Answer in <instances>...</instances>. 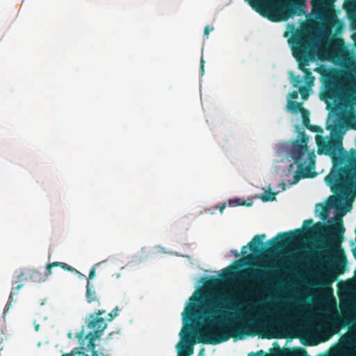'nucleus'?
<instances>
[{
	"label": "nucleus",
	"instance_id": "f257e3e1",
	"mask_svg": "<svg viewBox=\"0 0 356 356\" xmlns=\"http://www.w3.org/2000/svg\"><path fill=\"white\" fill-rule=\"evenodd\" d=\"M190 300L201 304L200 313L197 312V305L191 304L182 313L184 319L193 321L194 317L200 314L199 318L202 320L204 325L193 332V337H190L188 332V336L184 339L185 345L177 344V349H182L188 356L193 354V346L196 343L216 345L228 341L231 337L243 339L245 335H255V332H252L253 326L263 327L259 322L254 324L253 319L247 323L242 318H230V314L227 311L231 309L227 306L230 299L222 293L206 296L200 292V296H193Z\"/></svg>",
	"mask_w": 356,
	"mask_h": 356
},
{
	"label": "nucleus",
	"instance_id": "f03ea898",
	"mask_svg": "<svg viewBox=\"0 0 356 356\" xmlns=\"http://www.w3.org/2000/svg\"><path fill=\"white\" fill-rule=\"evenodd\" d=\"M319 149L332 158L333 169L325 177L334 193H343L352 188L356 191V149L349 152L343 147V138L340 134L332 137L328 141L319 135L316 136ZM321 149L318 153L321 154Z\"/></svg>",
	"mask_w": 356,
	"mask_h": 356
},
{
	"label": "nucleus",
	"instance_id": "7ed1b4c3",
	"mask_svg": "<svg viewBox=\"0 0 356 356\" xmlns=\"http://www.w3.org/2000/svg\"><path fill=\"white\" fill-rule=\"evenodd\" d=\"M323 90L320 95L321 100L324 101L327 107L334 106L349 109L353 111L352 118H356L355 106H356V82L351 73H346L348 81L346 88L341 83V72L331 67L321 71Z\"/></svg>",
	"mask_w": 356,
	"mask_h": 356
},
{
	"label": "nucleus",
	"instance_id": "20e7f679",
	"mask_svg": "<svg viewBox=\"0 0 356 356\" xmlns=\"http://www.w3.org/2000/svg\"><path fill=\"white\" fill-rule=\"evenodd\" d=\"M289 42L293 56L298 63V68L305 73V79L308 84L313 83L314 77L306 67L316 59L317 49L314 39L309 35L300 34L289 40Z\"/></svg>",
	"mask_w": 356,
	"mask_h": 356
},
{
	"label": "nucleus",
	"instance_id": "39448f33",
	"mask_svg": "<svg viewBox=\"0 0 356 356\" xmlns=\"http://www.w3.org/2000/svg\"><path fill=\"white\" fill-rule=\"evenodd\" d=\"M298 136L300 138L292 143L289 152L298 167V175L294 177L293 184L297 183L300 177H313L316 175L311 172L315 166L316 155L314 152H308L309 138L304 131L300 132Z\"/></svg>",
	"mask_w": 356,
	"mask_h": 356
},
{
	"label": "nucleus",
	"instance_id": "423d86ee",
	"mask_svg": "<svg viewBox=\"0 0 356 356\" xmlns=\"http://www.w3.org/2000/svg\"><path fill=\"white\" fill-rule=\"evenodd\" d=\"M337 222L334 225H325V224L318 222L314 226L312 219H308L304 221V226H309L306 229L308 234L322 233L328 236L329 239L327 245L328 247L336 246L340 247V243L343 238V234L345 232V228L343 225V221L341 217L337 218Z\"/></svg>",
	"mask_w": 356,
	"mask_h": 356
},
{
	"label": "nucleus",
	"instance_id": "0eeeda50",
	"mask_svg": "<svg viewBox=\"0 0 356 356\" xmlns=\"http://www.w3.org/2000/svg\"><path fill=\"white\" fill-rule=\"evenodd\" d=\"M105 313V310L99 309L97 312L89 314L85 321L87 327L93 331L90 332L85 337L88 340L87 349L91 350V356L98 355L95 341L102 337L103 332L107 327V323L102 317Z\"/></svg>",
	"mask_w": 356,
	"mask_h": 356
},
{
	"label": "nucleus",
	"instance_id": "6e6552de",
	"mask_svg": "<svg viewBox=\"0 0 356 356\" xmlns=\"http://www.w3.org/2000/svg\"><path fill=\"white\" fill-rule=\"evenodd\" d=\"M303 235L304 232L301 229H296L294 231L288 232L279 233L277 237L268 241V243L270 248L267 250V252L272 253L274 250L281 248L284 245L301 239Z\"/></svg>",
	"mask_w": 356,
	"mask_h": 356
},
{
	"label": "nucleus",
	"instance_id": "1a4fd4ad",
	"mask_svg": "<svg viewBox=\"0 0 356 356\" xmlns=\"http://www.w3.org/2000/svg\"><path fill=\"white\" fill-rule=\"evenodd\" d=\"M54 267H60L65 270L70 271L71 273H74L78 274L79 276H83L79 271L73 267L67 265L63 262L54 261L51 264H49L46 266L44 275H42L38 270H29V275L30 279L35 282H41L45 281L46 277L50 275L52 273V268Z\"/></svg>",
	"mask_w": 356,
	"mask_h": 356
},
{
	"label": "nucleus",
	"instance_id": "9d476101",
	"mask_svg": "<svg viewBox=\"0 0 356 356\" xmlns=\"http://www.w3.org/2000/svg\"><path fill=\"white\" fill-rule=\"evenodd\" d=\"M336 254L339 255V268L337 273H333L332 271L327 270L326 274L322 277L320 284L326 287H330L332 282L336 280L338 275L342 274L344 272V267L346 264V258L343 252L339 249Z\"/></svg>",
	"mask_w": 356,
	"mask_h": 356
},
{
	"label": "nucleus",
	"instance_id": "9b49d317",
	"mask_svg": "<svg viewBox=\"0 0 356 356\" xmlns=\"http://www.w3.org/2000/svg\"><path fill=\"white\" fill-rule=\"evenodd\" d=\"M270 3L271 6L269 7H265L264 8V12H266V14H273L275 12L279 13H284L285 11H288L289 15H292L295 13L294 9H289L288 8H292L296 3H287V4H283L281 3L279 0H268ZM257 11H259L260 13L263 14V10H259V9H257Z\"/></svg>",
	"mask_w": 356,
	"mask_h": 356
},
{
	"label": "nucleus",
	"instance_id": "f8f14e48",
	"mask_svg": "<svg viewBox=\"0 0 356 356\" xmlns=\"http://www.w3.org/2000/svg\"><path fill=\"white\" fill-rule=\"evenodd\" d=\"M266 270L253 269L250 270V277L255 281H268L272 277V273L268 271L270 266H263Z\"/></svg>",
	"mask_w": 356,
	"mask_h": 356
},
{
	"label": "nucleus",
	"instance_id": "ddd939ff",
	"mask_svg": "<svg viewBox=\"0 0 356 356\" xmlns=\"http://www.w3.org/2000/svg\"><path fill=\"white\" fill-rule=\"evenodd\" d=\"M266 238V235L258 234L254 236L250 242L248 243V245L251 252L254 254H259L261 252L263 245V241Z\"/></svg>",
	"mask_w": 356,
	"mask_h": 356
},
{
	"label": "nucleus",
	"instance_id": "4468645a",
	"mask_svg": "<svg viewBox=\"0 0 356 356\" xmlns=\"http://www.w3.org/2000/svg\"><path fill=\"white\" fill-rule=\"evenodd\" d=\"M86 298L87 302L91 304L92 302L97 303V306L101 305L99 300V296L97 295L95 286L92 284H91L89 281H87L86 284Z\"/></svg>",
	"mask_w": 356,
	"mask_h": 356
},
{
	"label": "nucleus",
	"instance_id": "2eb2a0df",
	"mask_svg": "<svg viewBox=\"0 0 356 356\" xmlns=\"http://www.w3.org/2000/svg\"><path fill=\"white\" fill-rule=\"evenodd\" d=\"M341 309L343 313L347 317L346 324L356 323V305L347 304L346 305H341Z\"/></svg>",
	"mask_w": 356,
	"mask_h": 356
},
{
	"label": "nucleus",
	"instance_id": "dca6fc26",
	"mask_svg": "<svg viewBox=\"0 0 356 356\" xmlns=\"http://www.w3.org/2000/svg\"><path fill=\"white\" fill-rule=\"evenodd\" d=\"M287 108L294 113H298L301 112L305 108L302 107L300 103L292 100H289L287 103Z\"/></svg>",
	"mask_w": 356,
	"mask_h": 356
},
{
	"label": "nucleus",
	"instance_id": "f3484780",
	"mask_svg": "<svg viewBox=\"0 0 356 356\" xmlns=\"http://www.w3.org/2000/svg\"><path fill=\"white\" fill-rule=\"evenodd\" d=\"M23 286V284H18L17 286L13 287L12 289V291L10 292V296L8 298V302L6 304V309H5L4 312H8L10 307L12 305L13 302V296L16 295L17 293V291Z\"/></svg>",
	"mask_w": 356,
	"mask_h": 356
},
{
	"label": "nucleus",
	"instance_id": "a211bd4d",
	"mask_svg": "<svg viewBox=\"0 0 356 356\" xmlns=\"http://www.w3.org/2000/svg\"><path fill=\"white\" fill-rule=\"evenodd\" d=\"M318 207H321V211L319 213V216L322 220L325 221L327 219L329 216V208L323 205V204H317L316 208Z\"/></svg>",
	"mask_w": 356,
	"mask_h": 356
},
{
	"label": "nucleus",
	"instance_id": "6ab92c4d",
	"mask_svg": "<svg viewBox=\"0 0 356 356\" xmlns=\"http://www.w3.org/2000/svg\"><path fill=\"white\" fill-rule=\"evenodd\" d=\"M300 113L302 114V124L305 127H307L310 124L309 112L308 110L304 108Z\"/></svg>",
	"mask_w": 356,
	"mask_h": 356
},
{
	"label": "nucleus",
	"instance_id": "aec40b11",
	"mask_svg": "<svg viewBox=\"0 0 356 356\" xmlns=\"http://www.w3.org/2000/svg\"><path fill=\"white\" fill-rule=\"evenodd\" d=\"M277 193L272 192L271 191H268L264 194L261 197V200L264 202L273 201L275 199V195Z\"/></svg>",
	"mask_w": 356,
	"mask_h": 356
},
{
	"label": "nucleus",
	"instance_id": "412c9836",
	"mask_svg": "<svg viewBox=\"0 0 356 356\" xmlns=\"http://www.w3.org/2000/svg\"><path fill=\"white\" fill-rule=\"evenodd\" d=\"M233 272L231 269H225L220 275V277L223 280H229L233 276Z\"/></svg>",
	"mask_w": 356,
	"mask_h": 356
},
{
	"label": "nucleus",
	"instance_id": "4be33fe9",
	"mask_svg": "<svg viewBox=\"0 0 356 356\" xmlns=\"http://www.w3.org/2000/svg\"><path fill=\"white\" fill-rule=\"evenodd\" d=\"M299 92L301 95V97L306 100L309 97V90L305 86H300L299 87Z\"/></svg>",
	"mask_w": 356,
	"mask_h": 356
},
{
	"label": "nucleus",
	"instance_id": "5701e85b",
	"mask_svg": "<svg viewBox=\"0 0 356 356\" xmlns=\"http://www.w3.org/2000/svg\"><path fill=\"white\" fill-rule=\"evenodd\" d=\"M120 310L118 307H115V308L108 314L107 321H112L114 318L118 316V311Z\"/></svg>",
	"mask_w": 356,
	"mask_h": 356
},
{
	"label": "nucleus",
	"instance_id": "b1692460",
	"mask_svg": "<svg viewBox=\"0 0 356 356\" xmlns=\"http://www.w3.org/2000/svg\"><path fill=\"white\" fill-rule=\"evenodd\" d=\"M307 129L313 131V132H316V133H322L323 132V129L321 127H318V126H316V125H312V124H309V126H307L306 127Z\"/></svg>",
	"mask_w": 356,
	"mask_h": 356
},
{
	"label": "nucleus",
	"instance_id": "393cba45",
	"mask_svg": "<svg viewBox=\"0 0 356 356\" xmlns=\"http://www.w3.org/2000/svg\"><path fill=\"white\" fill-rule=\"evenodd\" d=\"M220 284V280L216 278V277H211L208 283H207V286H216L217 285H218Z\"/></svg>",
	"mask_w": 356,
	"mask_h": 356
},
{
	"label": "nucleus",
	"instance_id": "a878e982",
	"mask_svg": "<svg viewBox=\"0 0 356 356\" xmlns=\"http://www.w3.org/2000/svg\"><path fill=\"white\" fill-rule=\"evenodd\" d=\"M291 83L295 88H298L300 83H302V79L300 77V76H296L293 77V79L291 81Z\"/></svg>",
	"mask_w": 356,
	"mask_h": 356
},
{
	"label": "nucleus",
	"instance_id": "bb28decb",
	"mask_svg": "<svg viewBox=\"0 0 356 356\" xmlns=\"http://www.w3.org/2000/svg\"><path fill=\"white\" fill-rule=\"evenodd\" d=\"M229 204H233V206L245 205V201H241L240 199H235L234 200H230Z\"/></svg>",
	"mask_w": 356,
	"mask_h": 356
},
{
	"label": "nucleus",
	"instance_id": "cd10ccee",
	"mask_svg": "<svg viewBox=\"0 0 356 356\" xmlns=\"http://www.w3.org/2000/svg\"><path fill=\"white\" fill-rule=\"evenodd\" d=\"M291 356H307V352L302 349L301 350L293 352Z\"/></svg>",
	"mask_w": 356,
	"mask_h": 356
},
{
	"label": "nucleus",
	"instance_id": "c85d7f7f",
	"mask_svg": "<svg viewBox=\"0 0 356 356\" xmlns=\"http://www.w3.org/2000/svg\"><path fill=\"white\" fill-rule=\"evenodd\" d=\"M337 202H338V200L335 197L330 196L329 197V204L331 207H333L334 206H335L337 204Z\"/></svg>",
	"mask_w": 356,
	"mask_h": 356
},
{
	"label": "nucleus",
	"instance_id": "c756f323",
	"mask_svg": "<svg viewBox=\"0 0 356 356\" xmlns=\"http://www.w3.org/2000/svg\"><path fill=\"white\" fill-rule=\"evenodd\" d=\"M95 268L94 267H92L90 270L88 281L90 282V280L93 279L95 277Z\"/></svg>",
	"mask_w": 356,
	"mask_h": 356
},
{
	"label": "nucleus",
	"instance_id": "7c9ffc66",
	"mask_svg": "<svg viewBox=\"0 0 356 356\" xmlns=\"http://www.w3.org/2000/svg\"><path fill=\"white\" fill-rule=\"evenodd\" d=\"M289 98L291 99H296L298 98V92L297 91H293L292 92H290L288 95Z\"/></svg>",
	"mask_w": 356,
	"mask_h": 356
},
{
	"label": "nucleus",
	"instance_id": "2f4dec72",
	"mask_svg": "<svg viewBox=\"0 0 356 356\" xmlns=\"http://www.w3.org/2000/svg\"><path fill=\"white\" fill-rule=\"evenodd\" d=\"M204 63H205V61H204L203 57H202L201 61H200V69H201L202 75H203L204 73Z\"/></svg>",
	"mask_w": 356,
	"mask_h": 356
},
{
	"label": "nucleus",
	"instance_id": "473e14b6",
	"mask_svg": "<svg viewBox=\"0 0 356 356\" xmlns=\"http://www.w3.org/2000/svg\"><path fill=\"white\" fill-rule=\"evenodd\" d=\"M213 30V28L212 27L211 29L209 28V26H206L204 30V34L207 36L209 34L210 31Z\"/></svg>",
	"mask_w": 356,
	"mask_h": 356
},
{
	"label": "nucleus",
	"instance_id": "72a5a7b5",
	"mask_svg": "<svg viewBox=\"0 0 356 356\" xmlns=\"http://www.w3.org/2000/svg\"><path fill=\"white\" fill-rule=\"evenodd\" d=\"M348 15L350 19L356 18V10H350L348 12Z\"/></svg>",
	"mask_w": 356,
	"mask_h": 356
},
{
	"label": "nucleus",
	"instance_id": "f704fd0d",
	"mask_svg": "<svg viewBox=\"0 0 356 356\" xmlns=\"http://www.w3.org/2000/svg\"><path fill=\"white\" fill-rule=\"evenodd\" d=\"M17 279H18V281L21 282V281H23L24 280H26V278L25 277V273L22 272L18 276H17Z\"/></svg>",
	"mask_w": 356,
	"mask_h": 356
},
{
	"label": "nucleus",
	"instance_id": "c9c22d12",
	"mask_svg": "<svg viewBox=\"0 0 356 356\" xmlns=\"http://www.w3.org/2000/svg\"><path fill=\"white\" fill-rule=\"evenodd\" d=\"M315 1H316V3L318 4L319 6H323L325 3L326 0H315Z\"/></svg>",
	"mask_w": 356,
	"mask_h": 356
},
{
	"label": "nucleus",
	"instance_id": "e433bc0d",
	"mask_svg": "<svg viewBox=\"0 0 356 356\" xmlns=\"http://www.w3.org/2000/svg\"><path fill=\"white\" fill-rule=\"evenodd\" d=\"M179 356H188L186 353L182 350V349H179Z\"/></svg>",
	"mask_w": 356,
	"mask_h": 356
},
{
	"label": "nucleus",
	"instance_id": "4c0bfd02",
	"mask_svg": "<svg viewBox=\"0 0 356 356\" xmlns=\"http://www.w3.org/2000/svg\"><path fill=\"white\" fill-rule=\"evenodd\" d=\"M76 337L79 339H82L83 337V331L81 330L80 333H78Z\"/></svg>",
	"mask_w": 356,
	"mask_h": 356
},
{
	"label": "nucleus",
	"instance_id": "58836bf2",
	"mask_svg": "<svg viewBox=\"0 0 356 356\" xmlns=\"http://www.w3.org/2000/svg\"><path fill=\"white\" fill-rule=\"evenodd\" d=\"M225 207H226L225 203H224L222 205H221L219 209H220V213H222V211H223L224 209L225 208Z\"/></svg>",
	"mask_w": 356,
	"mask_h": 356
},
{
	"label": "nucleus",
	"instance_id": "ea45409f",
	"mask_svg": "<svg viewBox=\"0 0 356 356\" xmlns=\"http://www.w3.org/2000/svg\"><path fill=\"white\" fill-rule=\"evenodd\" d=\"M246 246H243L241 249V254H245L247 253V251H245V250L246 249Z\"/></svg>",
	"mask_w": 356,
	"mask_h": 356
},
{
	"label": "nucleus",
	"instance_id": "a19ab883",
	"mask_svg": "<svg viewBox=\"0 0 356 356\" xmlns=\"http://www.w3.org/2000/svg\"><path fill=\"white\" fill-rule=\"evenodd\" d=\"M232 252L233 254H234V255H235L236 257H239V255H240V254H239V253H238V252L236 250H232Z\"/></svg>",
	"mask_w": 356,
	"mask_h": 356
},
{
	"label": "nucleus",
	"instance_id": "79ce46f5",
	"mask_svg": "<svg viewBox=\"0 0 356 356\" xmlns=\"http://www.w3.org/2000/svg\"><path fill=\"white\" fill-rule=\"evenodd\" d=\"M324 253H325V255H327V257H329V256H330V250H324Z\"/></svg>",
	"mask_w": 356,
	"mask_h": 356
},
{
	"label": "nucleus",
	"instance_id": "37998d69",
	"mask_svg": "<svg viewBox=\"0 0 356 356\" xmlns=\"http://www.w3.org/2000/svg\"><path fill=\"white\" fill-rule=\"evenodd\" d=\"M204 348H202L199 351V355L202 356L204 354Z\"/></svg>",
	"mask_w": 356,
	"mask_h": 356
},
{
	"label": "nucleus",
	"instance_id": "c03bdc74",
	"mask_svg": "<svg viewBox=\"0 0 356 356\" xmlns=\"http://www.w3.org/2000/svg\"><path fill=\"white\" fill-rule=\"evenodd\" d=\"M332 312L334 314H337V310L336 309L335 305H333Z\"/></svg>",
	"mask_w": 356,
	"mask_h": 356
},
{
	"label": "nucleus",
	"instance_id": "a18cd8bd",
	"mask_svg": "<svg viewBox=\"0 0 356 356\" xmlns=\"http://www.w3.org/2000/svg\"><path fill=\"white\" fill-rule=\"evenodd\" d=\"M268 18L270 19H271L272 21H276L277 20V19L274 16H273V15L272 16L268 15Z\"/></svg>",
	"mask_w": 356,
	"mask_h": 356
},
{
	"label": "nucleus",
	"instance_id": "49530a36",
	"mask_svg": "<svg viewBox=\"0 0 356 356\" xmlns=\"http://www.w3.org/2000/svg\"><path fill=\"white\" fill-rule=\"evenodd\" d=\"M280 185L282 186V190H285V188H286L285 184L284 182H282L280 184Z\"/></svg>",
	"mask_w": 356,
	"mask_h": 356
},
{
	"label": "nucleus",
	"instance_id": "de8ad7c7",
	"mask_svg": "<svg viewBox=\"0 0 356 356\" xmlns=\"http://www.w3.org/2000/svg\"><path fill=\"white\" fill-rule=\"evenodd\" d=\"M335 47H335V44H333V45H332V46H330V47H329V49H330V51H332V50H334V49H335Z\"/></svg>",
	"mask_w": 356,
	"mask_h": 356
},
{
	"label": "nucleus",
	"instance_id": "09e8293b",
	"mask_svg": "<svg viewBox=\"0 0 356 356\" xmlns=\"http://www.w3.org/2000/svg\"><path fill=\"white\" fill-rule=\"evenodd\" d=\"M40 325L38 324L35 325V330L38 331L39 330Z\"/></svg>",
	"mask_w": 356,
	"mask_h": 356
},
{
	"label": "nucleus",
	"instance_id": "8fccbe9b",
	"mask_svg": "<svg viewBox=\"0 0 356 356\" xmlns=\"http://www.w3.org/2000/svg\"><path fill=\"white\" fill-rule=\"evenodd\" d=\"M112 335H113V333H112V332L109 333V334H108V337H107V339H111V336H112Z\"/></svg>",
	"mask_w": 356,
	"mask_h": 356
},
{
	"label": "nucleus",
	"instance_id": "3c124183",
	"mask_svg": "<svg viewBox=\"0 0 356 356\" xmlns=\"http://www.w3.org/2000/svg\"><path fill=\"white\" fill-rule=\"evenodd\" d=\"M97 356H109L108 355H104V354H102V353H98V355Z\"/></svg>",
	"mask_w": 356,
	"mask_h": 356
},
{
	"label": "nucleus",
	"instance_id": "603ef678",
	"mask_svg": "<svg viewBox=\"0 0 356 356\" xmlns=\"http://www.w3.org/2000/svg\"><path fill=\"white\" fill-rule=\"evenodd\" d=\"M352 128L356 130V122L352 126Z\"/></svg>",
	"mask_w": 356,
	"mask_h": 356
},
{
	"label": "nucleus",
	"instance_id": "864d4df0",
	"mask_svg": "<svg viewBox=\"0 0 356 356\" xmlns=\"http://www.w3.org/2000/svg\"><path fill=\"white\" fill-rule=\"evenodd\" d=\"M354 41H355V47H356V34L355 35V37H354Z\"/></svg>",
	"mask_w": 356,
	"mask_h": 356
},
{
	"label": "nucleus",
	"instance_id": "5fc2aeb1",
	"mask_svg": "<svg viewBox=\"0 0 356 356\" xmlns=\"http://www.w3.org/2000/svg\"><path fill=\"white\" fill-rule=\"evenodd\" d=\"M347 207H348L349 208L347 209V210H349L351 209V205H347Z\"/></svg>",
	"mask_w": 356,
	"mask_h": 356
},
{
	"label": "nucleus",
	"instance_id": "6e6d98bb",
	"mask_svg": "<svg viewBox=\"0 0 356 356\" xmlns=\"http://www.w3.org/2000/svg\"><path fill=\"white\" fill-rule=\"evenodd\" d=\"M1 342H2V339H0V344L1 343Z\"/></svg>",
	"mask_w": 356,
	"mask_h": 356
}]
</instances>
